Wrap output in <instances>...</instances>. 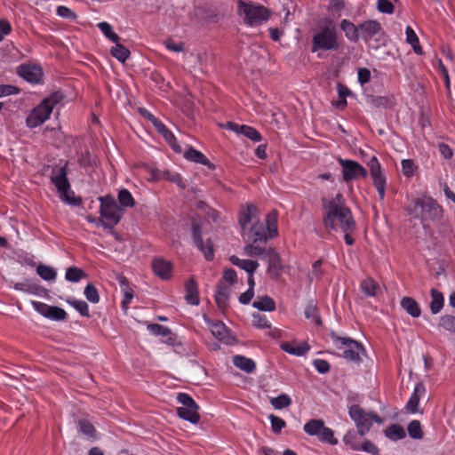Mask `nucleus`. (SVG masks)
<instances>
[{"label":"nucleus","mask_w":455,"mask_h":455,"mask_svg":"<svg viewBox=\"0 0 455 455\" xmlns=\"http://www.w3.org/2000/svg\"><path fill=\"white\" fill-rule=\"evenodd\" d=\"M323 211V224L325 228L335 231L339 229L341 231L356 229L355 221L347 206H338L330 203Z\"/></svg>","instance_id":"nucleus-1"},{"label":"nucleus","mask_w":455,"mask_h":455,"mask_svg":"<svg viewBox=\"0 0 455 455\" xmlns=\"http://www.w3.org/2000/svg\"><path fill=\"white\" fill-rule=\"evenodd\" d=\"M340 48V39L334 22L325 20L324 25L318 27L312 36V52H335Z\"/></svg>","instance_id":"nucleus-2"},{"label":"nucleus","mask_w":455,"mask_h":455,"mask_svg":"<svg viewBox=\"0 0 455 455\" xmlns=\"http://www.w3.org/2000/svg\"><path fill=\"white\" fill-rule=\"evenodd\" d=\"M408 213L415 219H419L424 228L426 222L438 221L443 218L442 207L431 197L416 198L407 209Z\"/></svg>","instance_id":"nucleus-3"},{"label":"nucleus","mask_w":455,"mask_h":455,"mask_svg":"<svg viewBox=\"0 0 455 455\" xmlns=\"http://www.w3.org/2000/svg\"><path fill=\"white\" fill-rule=\"evenodd\" d=\"M237 14L251 27L261 25L270 18V11L252 1L238 0Z\"/></svg>","instance_id":"nucleus-4"},{"label":"nucleus","mask_w":455,"mask_h":455,"mask_svg":"<svg viewBox=\"0 0 455 455\" xmlns=\"http://www.w3.org/2000/svg\"><path fill=\"white\" fill-rule=\"evenodd\" d=\"M63 99V95L60 92H56L44 99L42 102L33 108L26 119L27 126L36 128L43 124L49 117L55 105Z\"/></svg>","instance_id":"nucleus-5"},{"label":"nucleus","mask_w":455,"mask_h":455,"mask_svg":"<svg viewBox=\"0 0 455 455\" xmlns=\"http://www.w3.org/2000/svg\"><path fill=\"white\" fill-rule=\"evenodd\" d=\"M100 217L98 221L104 228L113 229L119 223L123 217V210L112 196L100 197Z\"/></svg>","instance_id":"nucleus-6"},{"label":"nucleus","mask_w":455,"mask_h":455,"mask_svg":"<svg viewBox=\"0 0 455 455\" xmlns=\"http://www.w3.org/2000/svg\"><path fill=\"white\" fill-rule=\"evenodd\" d=\"M348 414L354 420L357 432L360 435H365L371 429L372 422L382 424L383 419L378 414L372 411H365L357 404L351 405L348 408Z\"/></svg>","instance_id":"nucleus-7"},{"label":"nucleus","mask_w":455,"mask_h":455,"mask_svg":"<svg viewBox=\"0 0 455 455\" xmlns=\"http://www.w3.org/2000/svg\"><path fill=\"white\" fill-rule=\"evenodd\" d=\"M52 172L51 180L60 193V199L71 205H81L82 199L80 197H75L74 192L70 190V184L67 178L66 167L53 169Z\"/></svg>","instance_id":"nucleus-8"},{"label":"nucleus","mask_w":455,"mask_h":455,"mask_svg":"<svg viewBox=\"0 0 455 455\" xmlns=\"http://www.w3.org/2000/svg\"><path fill=\"white\" fill-rule=\"evenodd\" d=\"M331 340L339 349H344L343 355L346 359L352 362H360V354L365 350L361 343L350 338L339 337L336 332L330 333Z\"/></svg>","instance_id":"nucleus-9"},{"label":"nucleus","mask_w":455,"mask_h":455,"mask_svg":"<svg viewBox=\"0 0 455 455\" xmlns=\"http://www.w3.org/2000/svg\"><path fill=\"white\" fill-rule=\"evenodd\" d=\"M177 400L182 404L177 409L179 417L193 424H197L200 421L199 406L194 399L186 393H179Z\"/></svg>","instance_id":"nucleus-10"},{"label":"nucleus","mask_w":455,"mask_h":455,"mask_svg":"<svg viewBox=\"0 0 455 455\" xmlns=\"http://www.w3.org/2000/svg\"><path fill=\"white\" fill-rule=\"evenodd\" d=\"M337 161L342 167V177L346 183L360 178L365 179L368 175L367 170L356 161L341 157H338Z\"/></svg>","instance_id":"nucleus-11"},{"label":"nucleus","mask_w":455,"mask_h":455,"mask_svg":"<svg viewBox=\"0 0 455 455\" xmlns=\"http://www.w3.org/2000/svg\"><path fill=\"white\" fill-rule=\"evenodd\" d=\"M368 165L370 167V174L376 188L380 200L385 197L387 180L381 171L380 164L376 156H372Z\"/></svg>","instance_id":"nucleus-12"},{"label":"nucleus","mask_w":455,"mask_h":455,"mask_svg":"<svg viewBox=\"0 0 455 455\" xmlns=\"http://www.w3.org/2000/svg\"><path fill=\"white\" fill-rule=\"evenodd\" d=\"M32 306L40 315L54 321H63L67 318V313L64 309L50 306L40 301H32Z\"/></svg>","instance_id":"nucleus-13"},{"label":"nucleus","mask_w":455,"mask_h":455,"mask_svg":"<svg viewBox=\"0 0 455 455\" xmlns=\"http://www.w3.org/2000/svg\"><path fill=\"white\" fill-rule=\"evenodd\" d=\"M193 240L196 247L203 252L207 260H212L214 258L213 244L211 239L205 242L202 239V231L199 226H193L192 228Z\"/></svg>","instance_id":"nucleus-14"},{"label":"nucleus","mask_w":455,"mask_h":455,"mask_svg":"<svg viewBox=\"0 0 455 455\" xmlns=\"http://www.w3.org/2000/svg\"><path fill=\"white\" fill-rule=\"evenodd\" d=\"M18 75L31 84H38L42 80L43 71L40 67L35 65H20L18 68Z\"/></svg>","instance_id":"nucleus-15"},{"label":"nucleus","mask_w":455,"mask_h":455,"mask_svg":"<svg viewBox=\"0 0 455 455\" xmlns=\"http://www.w3.org/2000/svg\"><path fill=\"white\" fill-rule=\"evenodd\" d=\"M266 258L268 262L267 272L274 279H277L283 270V263L280 255L273 248L266 251Z\"/></svg>","instance_id":"nucleus-16"},{"label":"nucleus","mask_w":455,"mask_h":455,"mask_svg":"<svg viewBox=\"0 0 455 455\" xmlns=\"http://www.w3.org/2000/svg\"><path fill=\"white\" fill-rule=\"evenodd\" d=\"M152 268L156 275L162 280H168L172 272V264L163 258H156L152 261Z\"/></svg>","instance_id":"nucleus-17"},{"label":"nucleus","mask_w":455,"mask_h":455,"mask_svg":"<svg viewBox=\"0 0 455 455\" xmlns=\"http://www.w3.org/2000/svg\"><path fill=\"white\" fill-rule=\"evenodd\" d=\"M227 127L235 132L236 133L244 135L246 138L254 142H259L262 140L260 133L251 126L228 122L227 123Z\"/></svg>","instance_id":"nucleus-18"},{"label":"nucleus","mask_w":455,"mask_h":455,"mask_svg":"<svg viewBox=\"0 0 455 455\" xmlns=\"http://www.w3.org/2000/svg\"><path fill=\"white\" fill-rule=\"evenodd\" d=\"M257 212L258 209L252 204H247L241 206L238 222L243 231L245 229L246 226L256 217Z\"/></svg>","instance_id":"nucleus-19"},{"label":"nucleus","mask_w":455,"mask_h":455,"mask_svg":"<svg viewBox=\"0 0 455 455\" xmlns=\"http://www.w3.org/2000/svg\"><path fill=\"white\" fill-rule=\"evenodd\" d=\"M186 296L188 304L197 306L200 303L198 284L194 277H190L185 283Z\"/></svg>","instance_id":"nucleus-20"},{"label":"nucleus","mask_w":455,"mask_h":455,"mask_svg":"<svg viewBox=\"0 0 455 455\" xmlns=\"http://www.w3.org/2000/svg\"><path fill=\"white\" fill-rule=\"evenodd\" d=\"M381 29V25L377 20H367L359 25L360 34L364 41H369Z\"/></svg>","instance_id":"nucleus-21"},{"label":"nucleus","mask_w":455,"mask_h":455,"mask_svg":"<svg viewBox=\"0 0 455 455\" xmlns=\"http://www.w3.org/2000/svg\"><path fill=\"white\" fill-rule=\"evenodd\" d=\"M426 387L422 382H419L413 390L405 408L411 413H416L419 411L418 405L420 398L425 395Z\"/></svg>","instance_id":"nucleus-22"},{"label":"nucleus","mask_w":455,"mask_h":455,"mask_svg":"<svg viewBox=\"0 0 455 455\" xmlns=\"http://www.w3.org/2000/svg\"><path fill=\"white\" fill-rule=\"evenodd\" d=\"M280 348L290 355L302 356L309 351L310 346L307 342L301 344H298L296 341L283 342L280 345Z\"/></svg>","instance_id":"nucleus-23"},{"label":"nucleus","mask_w":455,"mask_h":455,"mask_svg":"<svg viewBox=\"0 0 455 455\" xmlns=\"http://www.w3.org/2000/svg\"><path fill=\"white\" fill-rule=\"evenodd\" d=\"M249 239L253 243H266L269 238L264 226L259 221H255L249 230Z\"/></svg>","instance_id":"nucleus-24"},{"label":"nucleus","mask_w":455,"mask_h":455,"mask_svg":"<svg viewBox=\"0 0 455 455\" xmlns=\"http://www.w3.org/2000/svg\"><path fill=\"white\" fill-rule=\"evenodd\" d=\"M148 329L152 334L165 338L166 339L164 340L165 343L169 345L174 344L175 337L168 327L157 323H150L148 325Z\"/></svg>","instance_id":"nucleus-25"},{"label":"nucleus","mask_w":455,"mask_h":455,"mask_svg":"<svg viewBox=\"0 0 455 455\" xmlns=\"http://www.w3.org/2000/svg\"><path fill=\"white\" fill-rule=\"evenodd\" d=\"M401 307L411 317L418 318L421 315L419 303L411 297L405 296L401 299Z\"/></svg>","instance_id":"nucleus-26"},{"label":"nucleus","mask_w":455,"mask_h":455,"mask_svg":"<svg viewBox=\"0 0 455 455\" xmlns=\"http://www.w3.org/2000/svg\"><path fill=\"white\" fill-rule=\"evenodd\" d=\"M186 159L206 165L209 169L214 170L215 165L212 164L208 158L200 151L195 149L194 148H189L184 154Z\"/></svg>","instance_id":"nucleus-27"},{"label":"nucleus","mask_w":455,"mask_h":455,"mask_svg":"<svg viewBox=\"0 0 455 455\" xmlns=\"http://www.w3.org/2000/svg\"><path fill=\"white\" fill-rule=\"evenodd\" d=\"M230 289L229 287L220 283L217 286V291L215 294V301L220 310L224 311L228 307V300L229 297Z\"/></svg>","instance_id":"nucleus-28"},{"label":"nucleus","mask_w":455,"mask_h":455,"mask_svg":"<svg viewBox=\"0 0 455 455\" xmlns=\"http://www.w3.org/2000/svg\"><path fill=\"white\" fill-rule=\"evenodd\" d=\"M205 321L209 324L212 334L220 341H226L228 338V329L222 322H212L204 316Z\"/></svg>","instance_id":"nucleus-29"},{"label":"nucleus","mask_w":455,"mask_h":455,"mask_svg":"<svg viewBox=\"0 0 455 455\" xmlns=\"http://www.w3.org/2000/svg\"><path fill=\"white\" fill-rule=\"evenodd\" d=\"M230 262L243 269L248 275H252L259 267V263L256 260L251 259H241L238 257L233 255L229 258Z\"/></svg>","instance_id":"nucleus-30"},{"label":"nucleus","mask_w":455,"mask_h":455,"mask_svg":"<svg viewBox=\"0 0 455 455\" xmlns=\"http://www.w3.org/2000/svg\"><path fill=\"white\" fill-rule=\"evenodd\" d=\"M340 28L344 31L346 37L349 41L355 43L359 40V26L356 27L354 23L347 20H342L340 22Z\"/></svg>","instance_id":"nucleus-31"},{"label":"nucleus","mask_w":455,"mask_h":455,"mask_svg":"<svg viewBox=\"0 0 455 455\" xmlns=\"http://www.w3.org/2000/svg\"><path fill=\"white\" fill-rule=\"evenodd\" d=\"M233 363L235 367L247 373H251L256 369L254 361L243 355H235L233 357Z\"/></svg>","instance_id":"nucleus-32"},{"label":"nucleus","mask_w":455,"mask_h":455,"mask_svg":"<svg viewBox=\"0 0 455 455\" xmlns=\"http://www.w3.org/2000/svg\"><path fill=\"white\" fill-rule=\"evenodd\" d=\"M159 134H161L165 141L172 147L173 151L177 153L181 152V147L178 144L177 140L173 133L163 124L158 130H156Z\"/></svg>","instance_id":"nucleus-33"},{"label":"nucleus","mask_w":455,"mask_h":455,"mask_svg":"<svg viewBox=\"0 0 455 455\" xmlns=\"http://www.w3.org/2000/svg\"><path fill=\"white\" fill-rule=\"evenodd\" d=\"M253 307L260 311H274L275 309V302L269 296L258 297L252 303Z\"/></svg>","instance_id":"nucleus-34"},{"label":"nucleus","mask_w":455,"mask_h":455,"mask_svg":"<svg viewBox=\"0 0 455 455\" xmlns=\"http://www.w3.org/2000/svg\"><path fill=\"white\" fill-rule=\"evenodd\" d=\"M431 295V302H430V310L432 314L435 315L439 313L443 307V295L441 291L436 289H432L430 291Z\"/></svg>","instance_id":"nucleus-35"},{"label":"nucleus","mask_w":455,"mask_h":455,"mask_svg":"<svg viewBox=\"0 0 455 455\" xmlns=\"http://www.w3.org/2000/svg\"><path fill=\"white\" fill-rule=\"evenodd\" d=\"M405 35L406 42L411 45L414 52L419 55L422 54L423 50L422 47L420 46L419 37L412 29V28H411L410 26L406 27Z\"/></svg>","instance_id":"nucleus-36"},{"label":"nucleus","mask_w":455,"mask_h":455,"mask_svg":"<svg viewBox=\"0 0 455 455\" xmlns=\"http://www.w3.org/2000/svg\"><path fill=\"white\" fill-rule=\"evenodd\" d=\"M116 45L110 50V54L119 60L121 63H124L131 55V52L123 44L115 43Z\"/></svg>","instance_id":"nucleus-37"},{"label":"nucleus","mask_w":455,"mask_h":455,"mask_svg":"<svg viewBox=\"0 0 455 455\" xmlns=\"http://www.w3.org/2000/svg\"><path fill=\"white\" fill-rule=\"evenodd\" d=\"M267 229L268 233L269 238H274L277 236L278 231H277V212L272 211L267 213Z\"/></svg>","instance_id":"nucleus-38"},{"label":"nucleus","mask_w":455,"mask_h":455,"mask_svg":"<svg viewBox=\"0 0 455 455\" xmlns=\"http://www.w3.org/2000/svg\"><path fill=\"white\" fill-rule=\"evenodd\" d=\"M324 422L322 419H311L304 425V431L309 435H319Z\"/></svg>","instance_id":"nucleus-39"},{"label":"nucleus","mask_w":455,"mask_h":455,"mask_svg":"<svg viewBox=\"0 0 455 455\" xmlns=\"http://www.w3.org/2000/svg\"><path fill=\"white\" fill-rule=\"evenodd\" d=\"M305 316L307 319L313 320L314 323L318 326L323 323L318 308L313 301H309L307 305L305 308Z\"/></svg>","instance_id":"nucleus-40"},{"label":"nucleus","mask_w":455,"mask_h":455,"mask_svg":"<svg viewBox=\"0 0 455 455\" xmlns=\"http://www.w3.org/2000/svg\"><path fill=\"white\" fill-rule=\"evenodd\" d=\"M386 436L391 440L396 441L405 437L406 434L404 429L397 424H393L389 426L385 430Z\"/></svg>","instance_id":"nucleus-41"},{"label":"nucleus","mask_w":455,"mask_h":455,"mask_svg":"<svg viewBox=\"0 0 455 455\" xmlns=\"http://www.w3.org/2000/svg\"><path fill=\"white\" fill-rule=\"evenodd\" d=\"M85 277H87L86 273L79 267H69L66 270L65 278L69 282L77 283Z\"/></svg>","instance_id":"nucleus-42"},{"label":"nucleus","mask_w":455,"mask_h":455,"mask_svg":"<svg viewBox=\"0 0 455 455\" xmlns=\"http://www.w3.org/2000/svg\"><path fill=\"white\" fill-rule=\"evenodd\" d=\"M36 274L44 280L52 281L56 278L55 270L49 266L39 264L36 267Z\"/></svg>","instance_id":"nucleus-43"},{"label":"nucleus","mask_w":455,"mask_h":455,"mask_svg":"<svg viewBox=\"0 0 455 455\" xmlns=\"http://www.w3.org/2000/svg\"><path fill=\"white\" fill-rule=\"evenodd\" d=\"M267 251V249L259 246L258 243H253V242L243 248V252L248 257H259L263 254L266 256Z\"/></svg>","instance_id":"nucleus-44"},{"label":"nucleus","mask_w":455,"mask_h":455,"mask_svg":"<svg viewBox=\"0 0 455 455\" xmlns=\"http://www.w3.org/2000/svg\"><path fill=\"white\" fill-rule=\"evenodd\" d=\"M99 28L103 35L113 43H117L120 40L119 36L113 31L111 25L106 21L98 24Z\"/></svg>","instance_id":"nucleus-45"},{"label":"nucleus","mask_w":455,"mask_h":455,"mask_svg":"<svg viewBox=\"0 0 455 455\" xmlns=\"http://www.w3.org/2000/svg\"><path fill=\"white\" fill-rule=\"evenodd\" d=\"M362 291L367 296H374L379 288L378 283L372 278H366L360 284Z\"/></svg>","instance_id":"nucleus-46"},{"label":"nucleus","mask_w":455,"mask_h":455,"mask_svg":"<svg viewBox=\"0 0 455 455\" xmlns=\"http://www.w3.org/2000/svg\"><path fill=\"white\" fill-rule=\"evenodd\" d=\"M270 403L275 410H281L289 407L291 404V399L286 394H281L272 398Z\"/></svg>","instance_id":"nucleus-47"},{"label":"nucleus","mask_w":455,"mask_h":455,"mask_svg":"<svg viewBox=\"0 0 455 455\" xmlns=\"http://www.w3.org/2000/svg\"><path fill=\"white\" fill-rule=\"evenodd\" d=\"M118 203L122 207H133L135 201L132 194L125 188L121 189L118 193Z\"/></svg>","instance_id":"nucleus-48"},{"label":"nucleus","mask_w":455,"mask_h":455,"mask_svg":"<svg viewBox=\"0 0 455 455\" xmlns=\"http://www.w3.org/2000/svg\"><path fill=\"white\" fill-rule=\"evenodd\" d=\"M79 430L82 434L89 438L96 437V429L94 426L87 419H80L78 421Z\"/></svg>","instance_id":"nucleus-49"},{"label":"nucleus","mask_w":455,"mask_h":455,"mask_svg":"<svg viewBox=\"0 0 455 455\" xmlns=\"http://www.w3.org/2000/svg\"><path fill=\"white\" fill-rule=\"evenodd\" d=\"M67 302L77 310L81 315L89 317V307L88 304L84 300H78L75 299H68Z\"/></svg>","instance_id":"nucleus-50"},{"label":"nucleus","mask_w":455,"mask_h":455,"mask_svg":"<svg viewBox=\"0 0 455 455\" xmlns=\"http://www.w3.org/2000/svg\"><path fill=\"white\" fill-rule=\"evenodd\" d=\"M408 433L413 439H421L423 437V432L421 429V424L419 420H412L408 425Z\"/></svg>","instance_id":"nucleus-51"},{"label":"nucleus","mask_w":455,"mask_h":455,"mask_svg":"<svg viewBox=\"0 0 455 455\" xmlns=\"http://www.w3.org/2000/svg\"><path fill=\"white\" fill-rule=\"evenodd\" d=\"M84 296L92 303H98L100 301V295L97 288L92 283H88L84 288Z\"/></svg>","instance_id":"nucleus-52"},{"label":"nucleus","mask_w":455,"mask_h":455,"mask_svg":"<svg viewBox=\"0 0 455 455\" xmlns=\"http://www.w3.org/2000/svg\"><path fill=\"white\" fill-rule=\"evenodd\" d=\"M252 324L254 327L259 329H268L271 327V323L264 315L254 313L252 315Z\"/></svg>","instance_id":"nucleus-53"},{"label":"nucleus","mask_w":455,"mask_h":455,"mask_svg":"<svg viewBox=\"0 0 455 455\" xmlns=\"http://www.w3.org/2000/svg\"><path fill=\"white\" fill-rule=\"evenodd\" d=\"M439 325L446 331L455 332V316L450 315L441 316Z\"/></svg>","instance_id":"nucleus-54"},{"label":"nucleus","mask_w":455,"mask_h":455,"mask_svg":"<svg viewBox=\"0 0 455 455\" xmlns=\"http://www.w3.org/2000/svg\"><path fill=\"white\" fill-rule=\"evenodd\" d=\"M318 438L320 441L329 443L332 445L337 444L338 443V440L334 438L333 431L331 428L326 427L325 426L320 432Z\"/></svg>","instance_id":"nucleus-55"},{"label":"nucleus","mask_w":455,"mask_h":455,"mask_svg":"<svg viewBox=\"0 0 455 455\" xmlns=\"http://www.w3.org/2000/svg\"><path fill=\"white\" fill-rule=\"evenodd\" d=\"M269 419L271 423L272 431L275 434H279L282 431V429L286 426V422L283 419L274 414H271L269 416Z\"/></svg>","instance_id":"nucleus-56"},{"label":"nucleus","mask_w":455,"mask_h":455,"mask_svg":"<svg viewBox=\"0 0 455 455\" xmlns=\"http://www.w3.org/2000/svg\"><path fill=\"white\" fill-rule=\"evenodd\" d=\"M147 170L150 174V176L148 178L149 182L163 180L164 179V175H167V171H161L157 168L148 167Z\"/></svg>","instance_id":"nucleus-57"},{"label":"nucleus","mask_w":455,"mask_h":455,"mask_svg":"<svg viewBox=\"0 0 455 455\" xmlns=\"http://www.w3.org/2000/svg\"><path fill=\"white\" fill-rule=\"evenodd\" d=\"M56 12L59 16L70 20H76L77 19V15L70 8L64 5L58 6Z\"/></svg>","instance_id":"nucleus-58"},{"label":"nucleus","mask_w":455,"mask_h":455,"mask_svg":"<svg viewBox=\"0 0 455 455\" xmlns=\"http://www.w3.org/2000/svg\"><path fill=\"white\" fill-rule=\"evenodd\" d=\"M378 11L382 13L391 14L394 12L395 7L389 0H378Z\"/></svg>","instance_id":"nucleus-59"},{"label":"nucleus","mask_w":455,"mask_h":455,"mask_svg":"<svg viewBox=\"0 0 455 455\" xmlns=\"http://www.w3.org/2000/svg\"><path fill=\"white\" fill-rule=\"evenodd\" d=\"M166 48L174 52H181L184 51L185 44L183 42H174L172 38L164 41Z\"/></svg>","instance_id":"nucleus-60"},{"label":"nucleus","mask_w":455,"mask_h":455,"mask_svg":"<svg viewBox=\"0 0 455 455\" xmlns=\"http://www.w3.org/2000/svg\"><path fill=\"white\" fill-rule=\"evenodd\" d=\"M401 164H402L403 173L405 176L411 177L413 175L415 165H414V163L412 160L404 159L402 161Z\"/></svg>","instance_id":"nucleus-61"},{"label":"nucleus","mask_w":455,"mask_h":455,"mask_svg":"<svg viewBox=\"0 0 455 455\" xmlns=\"http://www.w3.org/2000/svg\"><path fill=\"white\" fill-rule=\"evenodd\" d=\"M20 89L11 84H0V97L18 94Z\"/></svg>","instance_id":"nucleus-62"},{"label":"nucleus","mask_w":455,"mask_h":455,"mask_svg":"<svg viewBox=\"0 0 455 455\" xmlns=\"http://www.w3.org/2000/svg\"><path fill=\"white\" fill-rule=\"evenodd\" d=\"M14 289L18 291H24L28 292L36 293L39 289V286L36 284H29L27 283H17L14 284Z\"/></svg>","instance_id":"nucleus-63"},{"label":"nucleus","mask_w":455,"mask_h":455,"mask_svg":"<svg viewBox=\"0 0 455 455\" xmlns=\"http://www.w3.org/2000/svg\"><path fill=\"white\" fill-rule=\"evenodd\" d=\"M124 299L122 300V307L124 310H126L133 298V290L131 287L126 286V288H124Z\"/></svg>","instance_id":"nucleus-64"}]
</instances>
